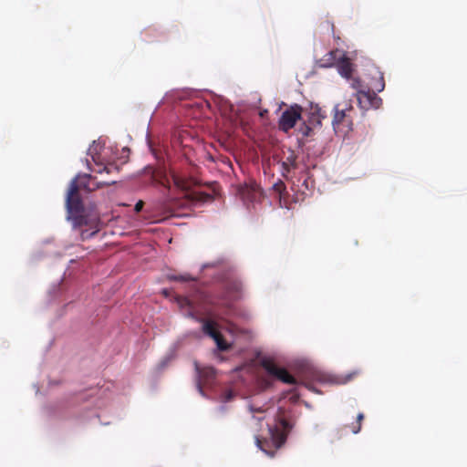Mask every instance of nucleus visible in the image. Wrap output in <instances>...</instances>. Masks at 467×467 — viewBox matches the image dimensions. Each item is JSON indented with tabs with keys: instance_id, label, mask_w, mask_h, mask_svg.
Returning <instances> with one entry per match:
<instances>
[{
	"instance_id": "obj_15",
	"label": "nucleus",
	"mask_w": 467,
	"mask_h": 467,
	"mask_svg": "<svg viewBox=\"0 0 467 467\" xmlns=\"http://www.w3.org/2000/svg\"><path fill=\"white\" fill-rule=\"evenodd\" d=\"M194 319H196L197 321L202 323V331H203V333L208 335L212 338H213L217 335V333L219 332L215 328V323L213 321L203 319V318H197L196 317H195Z\"/></svg>"
},
{
	"instance_id": "obj_17",
	"label": "nucleus",
	"mask_w": 467,
	"mask_h": 467,
	"mask_svg": "<svg viewBox=\"0 0 467 467\" xmlns=\"http://www.w3.org/2000/svg\"><path fill=\"white\" fill-rule=\"evenodd\" d=\"M92 159L95 162H97L95 157H92ZM96 165L98 166V169H90L91 171H94L97 173H102L103 171H105L107 173H111L112 171H119V168L113 163H108L107 165L96 163Z\"/></svg>"
},
{
	"instance_id": "obj_4",
	"label": "nucleus",
	"mask_w": 467,
	"mask_h": 467,
	"mask_svg": "<svg viewBox=\"0 0 467 467\" xmlns=\"http://www.w3.org/2000/svg\"><path fill=\"white\" fill-rule=\"evenodd\" d=\"M340 107V104L335 106L332 125L336 132L348 133L352 130L353 118L351 113L354 109L352 105L347 103L343 108Z\"/></svg>"
},
{
	"instance_id": "obj_16",
	"label": "nucleus",
	"mask_w": 467,
	"mask_h": 467,
	"mask_svg": "<svg viewBox=\"0 0 467 467\" xmlns=\"http://www.w3.org/2000/svg\"><path fill=\"white\" fill-rule=\"evenodd\" d=\"M177 303L180 306L181 308H189L188 313L186 314L187 317L191 318H195V314L192 311V304L191 300L186 296H178L177 297Z\"/></svg>"
},
{
	"instance_id": "obj_3",
	"label": "nucleus",
	"mask_w": 467,
	"mask_h": 467,
	"mask_svg": "<svg viewBox=\"0 0 467 467\" xmlns=\"http://www.w3.org/2000/svg\"><path fill=\"white\" fill-rule=\"evenodd\" d=\"M242 283L237 278H227L223 283V291L216 297V301H211L213 306H220L227 310H230L234 302L241 299L242 297Z\"/></svg>"
},
{
	"instance_id": "obj_1",
	"label": "nucleus",
	"mask_w": 467,
	"mask_h": 467,
	"mask_svg": "<svg viewBox=\"0 0 467 467\" xmlns=\"http://www.w3.org/2000/svg\"><path fill=\"white\" fill-rule=\"evenodd\" d=\"M79 191L78 182L72 181L67 191L66 206L73 227L79 230L81 240L84 241L99 231L100 220L97 213H85Z\"/></svg>"
},
{
	"instance_id": "obj_24",
	"label": "nucleus",
	"mask_w": 467,
	"mask_h": 467,
	"mask_svg": "<svg viewBox=\"0 0 467 467\" xmlns=\"http://www.w3.org/2000/svg\"><path fill=\"white\" fill-rule=\"evenodd\" d=\"M251 412H263L264 410L261 408L254 409L253 406L249 407Z\"/></svg>"
},
{
	"instance_id": "obj_11",
	"label": "nucleus",
	"mask_w": 467,
	"mask_h": 467,
	"mask_svg": "<svg viewBox=\"0 0 467 467\" xmlns=\"http://www.w3.org/2000/svg\"><path fill=\"white\" fill-rule=\"evenodd\" d=\"M338 73L346 78H351L353 65L348 57L343 53L336 65Z\"/></svg>"
},
{
	"instance_id": "obj_12",
	"label": "nucleus",
	"mask_w": 467,
	"mask_h": 467,
	"mask_svg": "<svg viewBox=\"0 0 467 467\" xmlns=\"http://www.w3.org/2000/svg\"><path fill=\"white\" fill-rule=\"evenodd\" d=\"M374 92H381L385 88V80L383 73L378 68H374L371 80L369 82V88Z\"/></svg>"
},
{
	"instance_id": "obj_14",
	"label": "nucleus",
	"mask_w": 467,
	"mask_h": 467,
	"mask_svg": "<svg viewBox=\"0 0 467 467\" xmlns=\"http://www.w3.org/2000/svg\"><path fill=\"white\" fill-rule=\"evenodd\" d=\"M297 156L295 151L291 150L289 155L285 157V159L282 161L283 171L285 172H289L291 170H295L297 168L296 162Z\"/></svg>"
},
{
	"instance_id": "obj_26",
	"label": "nucleus",
	"mask_w": 467,
	"mask_h": 467,
	"mask_svg": "<svg viewBox=\"0 0 467 467\" xmlns=\"http://www.w3.org/2000/svg\"><path fill=\"white\" fill-rule=\"evenodd\" d=\"M265 113H267V110L260 112V115L263 117L265 115Z\"/></svg>"
},
{
	"instance_id": "obj_22",
	"label": "nucleus",
	"mask_w": 467,
	"mask_h": 467,
	"mask_svg": "<svg viewBox=\"0 0 467 467\" xmlns=\"http://www.w3.org/2000/svg\"><path fill=\"white\" fill-rule=\"evenodd\" d=\"M351 87L356 89L358 92V89H363V86L361 84V81L358 78H353L351 82Z\"/></svg>"
},
{
	"instance_id": "obj_20",
	"label": "nucleus",
	"mask_w": 467,
	"mask_h": 467,
	"mask_svg": "<svg viewBox=\"0 0 467 467\" xmlns=\"http://www.w3.org/2000/svg\"><path fill=\"white\" fill-rule=\"evenodd\" d=\"M314 128L315 127L306 120L299 127L298 132L301 133L304 138H306L312 135Z\"/></svg>"
},
{
	"instance_id": "obj_5",
	"label": "nucleus",
	"mask_w": 467,
	"mask_h": 467,
	"mask_svg": "<svg viewBox=\"0 0 467 467\" xmlns=\"http://www.w3.org/2000/svg\"><path fill=\"white\" fill-rule=\"evenodd\" d=\"M303 108L298 104L288 107L281 115L278 127L281 130L288 132L302 118Z\"/></svg>"
},
{
	"instance_id": "obj_18",
	"label": "nucleus",
	"mask_w": 467,
	"mask_h": 467,
	"mask_svg": "<svg viewBox=\"0 0 467 467\" xmlns=\"http://www.w3.org/2000/svg\"><path fill=\"white\" fill-rule=\"evenodd\" d=\"M213 339L215 341L219 350L226 351L231 348V345L224 340L223 335L220 332H218Z\"/></svg>"
},
{
	"instance_id": "obj_6",
	"label": "nucleus",
	"mask_w": 467,
	"mask_h": 467,
	"mask_svg": "<svg viewBox=\"0 0 467 467\" xmlns=\"http://www.w3.org/2000/svg\"><path fill=\"white\" fill-rule=\"evenodd\" d=\"M262 367L269 375L284 383L295 385L297 382L294 376L285 368L278 367L272 359H264Z\"/></svg>"
},
{
	"instance_id": "obj_7",
	"label": "nucleus",
	"mask_w": 467,
	"mask_h": 467,
	"mask_svg": "<svg viewBox=\"0 0 467 467\" xmlns=\"http://www.w3.org/2000/svg\"><path fill=\"white\" fill-rule=\"evenodd\" d=\"M356 98L358 106L364 110L370 109H377L382 105V99L370 88L358 89V92H356Z\"/></svg>"
},
{
	"instance_id": "obj_13",
	"label": "nucleus",
	"mask_w": 467,
	"mask_h": 467,
	"mask_svg": "<svg viewBox=\"0 0 467 467\" xmlns=\"http://www.w3.org/2000/svg\"><path fill=\"white\" fill-rule=\"evenodd\" d=\"M171 179L174 185L182 191H188L192 185V179L185 178L175 172L171 174Z\"/></svg>"
},
{
	"instance_id": "obj_23",
	"label": "nucleus",
	"mask_w": 467,
	"mask_h": 467,
	"mask_svg": "<svg viewBox=\"0 0 467 467\" xmlns=\"http://www.w3.org/2000/svg\"><path fill=\"white\" fill-rule=\"evenodd\" d=\"M144 206V202L143 201L140 200L136 204H135V207H134V210L136 213H140L142 208Z\"/></svg>"
},
{
	"instance_id": "obj_10",
	"label": "nucleus",
	"mask_w": 467,
	"mask_h": 467,
	"mask_svg": "<svg viewBox=\"0 0 467 467\" xmlns=\"http://www.w3.org/2000/svg\"><path fill=\"white\" fill-rule=\"evenodd\" d=\"M324 111L318 105H311L310 111L307 118V122L313 125V127H320L322 120L326 118Z\"/></svg>"
},
{
	"instance_id": "obj_9",
	"label": "nucleus",
	"mask_w": 467,
	"mask_h": 467,
	"mask_svg": "<svg viewBox=\"0 0 467 467\" xmlns=\"http://www.w3.org/2000/svg\"><path fill=\"white\" fill-rule=\"evenodd\" d=\"M343 52L338 49L331 50L318 60V65L321 67H330L336 66Z\"/></svg>"
},
{
	"instance_id": "obj_21",
	"label": "nucleus",
	"mask_w": 467,
	"mask_h": 467,
	"mask_svg": "<svg viewBox=\"0 0 467 467\" xmlns=\"http://www.w3.org/2000/svg\"><path fill=\"white\" fill-rule=\"evenodd\" d=\"M169 280H171V281H178V282H190V281H195V278L192 277L191 275L189 274H184V275H169L168 276Z\"/></svg>"
},
{
	"instance_id": "obj_19",
	"label": "nucleus",
	"mask_w": 467,
	"mask_h": 467,
	"mask_svg": "<svg viewBox=\"0 0 467 467\" xmlns=\"http://www.w3.org/2000/svg\"><path fill=\"white\" fill-rule=\"evenodd\" d=\"M364 418H365L364 413L360 412L357 416L356 422H353L349 426H348L350 429L352 433L358 434L360 431L361 426H362V421H363Z\"/></svg>"
},
{
	"instance_id": "obj_2",
	"label": "nucleus",
	"mask_w": 467,
	"mask_h": 467,
	"mask_svg": "<svg viewBox=\"0 0 467 467\" xmlns=\"http://www.w3.org/2000/svg\"><path fill=\"white\" fill-rule=\"evenodd\" d=\"M293 424L285 418H279L278 424L269 428L270 440L256 437V445L267 455L273 457L276 450L280 449L285 442Z\"/></svg>"
},
{
	"instance_id": "obj_8",
	"label": "nucleus",
	"mask_w": 467,
	"mask_h": 467,
	"mask_svg": "<svg viewBox=\"0 0 467 467\" xmlns=\"http://www.w3.org/2000/svg\"><path fill=\"white\" fill-rule=\"evenodd\" d=\"M73 181L78 182V188L87 192H93L103 186L113 185L117 182L112 181H97L95 177L90 174H83L77 176Z\"/></svg>"
},
{
	"instance_id": "obj_25",
	"label": "nucleus",
	"mask_w": 467,
	"mask_h": 467,
	"mask_svg": "<svg viewBox=\"0 0 467 467\" xmlns=\"http://www.w3.org/2000/svg\"><path fill=\"white\" fill-rule=\"evenodd\" d=\"M349 379H350V377H348V378L347 379H345V380H335V382H336V383H337V384H341V383H346V382H347L348 380H349Z\"/></svg>"
}]
</instances>
